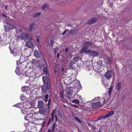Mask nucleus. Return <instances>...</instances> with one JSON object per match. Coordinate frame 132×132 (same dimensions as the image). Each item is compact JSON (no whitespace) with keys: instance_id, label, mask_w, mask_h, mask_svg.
I'll return each instance as SVG.
<instances>
[{"instance_id":"f257e3e1","label":"nucleus","mask_w":132,"mask_h":132,"mask_svg":"<svg viewBox=\"0 0 132 132\" xmlns=\"http://www.w3.org/2000/svg\"><path fill=\"white\" fill-rule=\"evenodd\" d=\"M93 102L94 103L92 104V106L94 108H98L101 105V102L99 97L94 98L93 100Z\"/></svg>"},{"instance_id":"f03ea898","label":"nucleus","mask_w":132,"mask_h":132,"mask_svg":"<svg viewBox=\"0 0 132 132\" xmlns=\"http://www.w3.org/2000/svg\"><path fill=\"white\" fill-rule=\"evenodd\" d=\"M72 88L71 87H67L66 89V93L67 94V96L69 99H70L72 97V95L73 91L72 89Z\"/></svg>"},{"instance_id":"7ed1b4c3","label":"nucleus","mask_w":132,"mask_h":132,"mask_svg":"<svg viewBox=\"0 0 132 132\" xmlns=\"http://www.w3.org/2000/svg\"><path fill=\"white\" fill-rule=\"evenodd\" d=\"M10 49V51H11V53H13L14 56H19V49L18 48H15V49H14L12 51L11 50V48L10 47H9Z\"/></svg>"},{"instance_id":"20e7f679","label":"nucleus","mask_w":132,"mask_h":132,"mask_svg":"<svg viewBox=\"0 0 132 132\" xmlns=\"http://www.w3.org/2000/svg\"><path fill=\"white\" fill-rule=\"evenodd\" d=\"M113 76L114 77L113 73L110 71H107L105 74V76L108 80L110 79ZM114 77L113 78V80H114Z\"/></svg>"},{"instance_id":"39448f33","label":"nucleus","mask_w":132,"mask_h":132,"mask_svg":"<svg viewBox=\"0 0 132 132\" xmlns=\"http://www.w3.org/2000/svg\"><path fill=\"white\" fill-rule=\"evenodd\" d=\"M29 81L30 85L33 86H35L36 85V81L35 80V78L33 76L29 77Z\"/></svg>"},{"instance_id":"423d86ee","label":"nucleus","mask_w":132,"mask_h":132,"mask_svg":"<svg viewBox=\"0 0 132 132\" xmlns=\"http://www.w3.org/2000/svg\"><path fill=\"white\" fill-rule=\"evenodd\" d=\"M50 88V83H47V84H44L42 87V89L43 93H45Z\"/></svg>"},{"instance_id":"0eeeda50","label":"nucleus","mask_w":132,"mask_h":132,"mask_svg":"<svg viewBox=\"0 0 132 132\" xmlns=\"http://www.w3.org/2000/svg\"><path fill=\"white\" fill-rule=\"evenodd\" d=\"M34 54L35 56L37 59H39L42 56V54L41 52L37 50L34 51Z\"/></svg>"},{"instance_id":"6e6552de","label":"nucleus","mask_w":132,"mask_h":132,"mask_svg":"<svg viewBox=\"0 0 132 132\" xmlns=\"http://www.w3.org/2000/svg\"><path fill=\"white\" fill-rule=\"evenodd\" d=\"M113 113L114 112L113 111H111L107 114L106 115H105L103 116L100 118V119H102V118L105 119L108 118L112 115Z\"/></svg>"},{"instance_id":"1a4fd4ad","label":"nucleus","mask_w":132,"mask_h":132,"mask_svg":"<svg viewBox=\"0 0 132 132\" xmlns=\"http://www.w3.org/2000/svg\"><path fill=\"white\" fill-rule=\"evenodd\" d=\"M26 45L29 48H31L33 46L34 44L31 41H28L26 42Z\"/></svg>"},{"instance_id":"9d476101","label":"nucleus","mask_w":132,"mask_h":132,"mask_svg":"<svg viewBox=\"0 0 132 132\" xmlns=\"http://www.w3.org/2000/svg\"><path fill=\"white\" fill-rule=\"evenodd\" d=\"M30 104H31L32 107H33L35 108H38V102L34 100L33 101H31V103Z\"/></svg>"},{"instance_id":"9b49d317","label":"nucleus","mask_w":132,"mask_h":132,"mask_svg":"<svg viewBox=\"0 0 132 132\" xmlns=\"http://www.w3.org/2000/svg\"><path fill=\"white\" fill-rule=\"evenodd\" d=\"M78 31V29H75L73 30H70L69 32V33L72 35H74L77 33Z\"/></svg>"},{"instance_id":"f8f14e48","label":"nucleus","mask_w":132,"mask_h":132,"mask_svg":"<svg viewBox=\"0 0 132 132\" xmlns=\"http://www.w3.org/2000/svg\"><path fill=\"white\" fill-rule=\"evenodd\" d=\"M35 23H33L30 24L29 26V31L30 32H31L33 30V27L35 26Z\"/></svg>"},{"instance_id":"ddd939ff","label":"nucleus","mask_w":132,"mask_h":132,"mask_svg":"<svg viewBox=\"0 0 132 132\" xmlns=\"http://www.w3.org/2000/svg\"><path fill=\"white\" fill-rule=\"evenodd\" d=\"M88 47V46H86L84 45V47L82 48L81 50L80 51V53L81 54L84 52L86 53V52L88 49L87 48Z\"/></svg>"},{"instance_id":"4468645a","label":"nucleus","mask_w":132,"mask_h":132,"mask_svg":"<svg viewBox=\"0 0 132 132\" xmlns=\"http://www.w3.org/2000/svg\"><path fill=\"white\" fill-rule=\"evenodd\" d=\"M31 114H29V113H28L27 114V115L26 116H25V120H27L28 121L31 120L32 119L31 118Z\"/></svg>"},{"instance_id":"2eb2a0df","label":"nucleus","mask_w":132,"mask_h":132,"mask_svg":"<svg viewBox=\"0 0 132 132\" xmlns=\"http://www.w3.org/2000/svg\"><path fill=\"white\" fill-rule=\"evenodd\" d=\"M28 34L23 33H21L20 35L21 38L22 39H25L27 38Z\"/></svg>"},{"instance_id":"dca6fc26","label":"nucleus","mask_w":132,"mask_h":132,"mask_svg":"<svg viewBox=\"0 0 132 132\" xmlns=\"http://www.w3.org/2000/svg\"><path fill=\"white\" fill-rule=\"evenodd\" d=\"M43 79L44 83V84H47V83H49L48 82V78L47 77H43Z\"/></svg>"},{"instance_id":"f3484780","label":"nucleus","mask_w":132,"mask_h":132,"mask_svg":"<svg viewBox=\"0 0 132 132\" xmlns=\"http://www.w3.org/2000/svg\"><path fill=\"white\" fill-rule=\"evenodd\" d=\"M94 50H90L88 49L87 51L86 52V53L87 55H93Z\"/></svg>"},{"instance_id":"a211bd4d","label":"nucleus","mask_w":132,"mask_h":132,"mask_svg":"<svg viewBox=\"0 0 132 132\" xmlns=\"http://www.w3.org/2000/svg\"><path fill=\"white\" fill-rule=\"evenodd\" d=\"M29 109H22L21 110V113L23 114H27L28 113L27 112V111H30Z\"/></svg>"},{"instance_id":"6ab92c4d","label":"nucleus","mask_w":132,"mask_h":132,"mask_svg":"<svg viewBox=\"0 0 132 132\" xmlns=\"http://www.w3.org/2000/svg\"><path fill=\"white\" fill-rule=\"evenodd\" d=\"M47 110V108H43L39 110V112L40 114H44L45 113Z\"/></svg>"},{"instance_id":"aec40b11","label":"nucleus","mask_w":132,"mask_h":132,"mask_svg":"<svg viewBox=\"0 0 132 132\" xmlns=\"http://www.w3.org/2000/svg\"><path fill=\"white\" fill-rule=\"evenodd\" d=\"M6 23L7 24V25L9 26L10 29H14L15 27V25L12 24L9 22H6Z\"/></svg>"},{"instance_id":"412c9836","label":"nucleus","mask_w":132,"mask_h":132,"mask_svg":"<svg viewBox=\"0 0 132 132\" xmlns=\"http://www.w3.org/2000/svg\"><path fill=\"white\" fill-rule=\"evenodd\" d=\"M121 82L118 83L117 85L116 89L118 91H120L122 89L121 87Z\"/></svg>"},{"instance_id":"4be33fe9","label":"nucleus","mask_w":132,"mask_h":132,"mask_svg":"<svg viewBox=\"0 0 132 132\" xmlns=\"http://www.w3.org/2000/svg\"><path fill=\"white\" fill-rule=\"evenodd\" d=\"M97 20L96 18H93L87 22V23L89 24L92 23L96 21Z\"/></svg>"},{"instance_id":"5701e85b","label":"nucleus","mask_w":132,"mask_h":132,"mask_svg":"<svg viewBox=\"0 0 132 132\" xmlns=\"http://www.w3.org/2000/svg\"><path fill=\"white\" fill-rule=\"evenodd\" d=\"M56 112V110L55 109L52 112V113H51V115H52V117H54L55 118V121H56L57 120V118L56 116V115L55 114V112Z\"/></svg>"},{"instance_id":"b1692460","label":"nucleus","mask_w":132,"mask_h":132,"mask_svg":"<svg viewBox=\"0 0 132 132\" xmlns=\"http://www.w3.org/2000/svg\"><path fill=\"white\" fill-rule=\"evenodd\" d=\"M15 106L19 108H22L23 107V105L22 104L19 103L14 105Z\"/></svg>"},{"instance_id":"393cba45","label":"nucleus","mask_w":132,"mask_h":132,"mask_svg":"<svg viewBox=\"0 0 132 132\" xmlns=\"http://www.w3.org/2000/svg\"><path fill=\"white\" fill-rule=\"evenodd\" d=\"M38 108H41L43 106V103L42 101H39L38 102Z\"/></svg>"},{"instance_id":"a878e982","label":"nucleus","mask_w":132,"mask_h":132,"mask_svg":"<svg viewBox=\"0 0 132 132\" xmlns=\"http://www.w3.org/2000/svg\"><path fill=\"white\" fill-rule=\"evenodd\" d=\"M28 88L27 86L22 87L21 88V90L23 92H24L27 90Z\"/></svg>"},{"instance_id":"bb28decb","label":"nucleus","mask_w":132,"mask_h":132,"mask_svg":"<svg viewBox=\"0 0 132 132\" xmlns=\"http://www.w3.org/2000/svg\"><path fill=\"white\" fill-rule=\"evenodd\" d=\"M81 99H80L79 101L78 100V99H75L74 100H71L70 101V102L72 101L73 102L75 103L76 104H78L80 103V101Z\"/></svg>"},{"instance_id":"cd10ccee","label":"nucleus","mask_w":132,"mask_h":132,"mask_svg":"<svg viewBox=\"0 0 132 132\" xmlns=\"http://www.w3.org/2000/svg\"><path fill=\"white\" fill-rule=\"evenodd\" d=\"M4 27L5 28V31H8L10 30V28L7 24L6 25H5L4 26Z\"/></svg>"},{"instance_id":"c85d7f7f","label":"nucleus","mask_w":132,"mask_h":132,"mask_svg":"<svg viewBox=\"0 0 132 132\" xmlns=\"http://www.w3.org/2000/svg\"><path fill=\"white\" fill-rule=\"evenodd\" d=\"M41 14V12L36 13L33 14V16L34 17H36L40 16Z\"/></svg>"},{"instance_id":"c756f323","label":"nucleus","mask_w":132,"mask_h":132,"mask_svg":"<svg viewBox=\"0 0 132 132\" xmlns=\"http://www.w3.org/2000/svg\"><path fill=\"white\" fill-rule=\"evenodd\" d=\"M109 93L108 94H106L105 95V96L104 97V100L105 102H106L108 101V99H109V97H108V96H109Z\"/></svg>"},{"instance_id":"7c9ffc66","label":"nucleus","mask_w":132,"mask_h":132,"mask_svg":"<svg viewBox=\"0 0 132 132\" xmlns=\"http://www.w3.org/2000/svg\"><path fill=\"white\" fill-rule=\"evenodd\" d=\"M92 45V43L89 42H87L85 43L84 45L86 46H90Z\"/></svg>"},{"instance_id":"2f4dec72","label":"nucleus","mask_w":132,"mask_h":132,"mask_svg":"<svg viewBox=\"0 0 132 132\" xmlns=\"http://www.w3.org/2000/svg\"><path fill=\"white\" fill-rule=\"evenodd\" d=\"M20 99L22 101H24L26 99V97L23 94H21L20 96Z\"/></svg>"},{"instance_id":"473e14b6","label":"nucleus","mask_w":132,"mask_h":132,"mask_svg":"<svg viewBox=\"0 0 132 132\" xmlns=\"http://www.w3.org/2000/svg\"><path fill=\"white\" fill-rule=\"evenodd\" d=\"M113 88V86H111V87L109 88V89L108 91V93H109V95L112 91V89Z\"/></svg>"},{"instance_id":"72a5a7b5","label":"nucleus","mask_w":132,"mask_h":132,"mask_svg":"<svg viewBox=\"0 0 132 132\" xmlns=\"http://www.w3.org/2000/svg\"><path fill=\"white\" fill-rule=\"evenodd\" d=\"M39 36H36L35 37V38L36 39L37 42H38L39 43V44L40 46V47H41V45L39 42Z\"/></svg>"},{"instance_id":"f704fd0d","label":"nucleus","mask_w":132,"mask_h":132,"mask_svg":"<svg viewBox=\"0 0 132 132\" xmlns=\"http://www.w3.org/2000/svg\"><path fill=\"white\" fill-rule=\"evenodd\" d=\"M43 71L46 74H47L48 73V71L47 67H44L43 69Z\"/></svg>"},{"instance_id":"c9c22d12","label":"nucleus","mask_w":132,"mask_h":132,"mask_svg":"<svg viewBox=\"0 0 132 132\" xmlns=\"http://www.w3.org/2000/svg\"><path fill=\"white\" fill-rule=\"evenodd\" d=\"M27 36V38L29 40V41L31 40H32V38L31 36L29 35V34H28Z\"/></svg>"},{"instance_id":"e433bc0d","label":"nucleus","mask_w":132,"mask_h":132,"mask_svg":"<svg viewBox=\"0 0 132 132\" xmlns=\"http://www.w3.org/2000/svg\"><path fill=\"white\" fill-rule=\"evenodd\" d=\"M31 103V102H29V101H27L26 102V104L27 105L28 107V108H30L32 107L31 104H29Z\"/></svg>"},{"instance_id":"4c0bfd02","label":"nucleus","mask_w":132,"mask_h":132,"mask_svg":"<svg viewBox=\"0 0 132 132\" xmlns=\"http://www.w3.org/2000/svg\"><path fill=\"white\" fill-rule=\"evenodd\" d=\"M15 72L16 73V74L18 75H20V73L19 72V70L18 67H16V70H15Z\"/></svg>"},{"instance_id":"58836bf2","label":"nucleus","mask_w":132,"mask_h":132,"mask_svg":"<svg viewBox=\"0 0 132 132\" xmlns=\"http://www.w3.org/2000/svg\"><path fill=\"white\" fill-rule=\"evenodd\" d=\"M49 97V95L48 94H46L45 96V101L46 102H47Z\"/></svg>"},{"instance_id":"ea45409f","label":"nucleus","mask_w":132,"mask_h":132,"mask_svg":"<svg viewBox=\"0 0 132 132\" xmlns=\"http://www.w3.org/2000/svg\"><path fill=\"white\" fill-rule=\"evenodd\" d=\"M58 114L59 116L60 117H62V111H58Z\"/></svg>"},{"instance_id":"a19ab883","label":"nucleus","mask_w":132,"mask_h":132,"mask_svg":"<svg viewBox=\"0 0 132 132\" xmlns=\"http://www.w3.org/2000/svg\"><path fill=\"white\" fill-rule=\"evenodd\" d=\"M51 101V99H49L48 101V103L47 104V107L49 109L50 108L49 105L50 104V102Z\"/></svg>"},{"instance_id":"79ce46f5","label":"nucleus","mask_w":132,"mask_h":132,"mask_svg":"<svg viewBox=\"0 0 132 132\" xmlns=\"http://www.w3.org/2000/svg\"><path fill=\"white\" fill-rule=\"evenodd\" d=\"M53 40L52 39H51L49 44V45L50 46H52V44L53 42Z\"/></svg>"},{"instance_id":"37998d69","label":"nucleus","mask_w":132,"mask_h":132,"mask_svg":"<svg viewBox=\"0 0 132 132\" xmlns=\"http://www.w3.org/2000/svg\"><path fill=\"white\" fill-rule=\"evenodd\" d=\"M48 6V5L47 4H45L44 5L42 6V9L44 10L45 9L46 7H47Z\"/></svg>"},{"instance_id":"c03bdc74","label":"nucleus","mask_w":132,"mask_h":132,"mask_svg":"<svg viewBox=\"0 0 132 132\" xmlns=\"http://www.w3.org/2000/svg\"><path fill=\"white\" fill-rule=\"evenodd\" d=\"M75 119L76 120L78 121L80 123L81 122V121L79 119V118L77 117H75Z\"/></svg>"},{"instance_id":"a18cd8bd","label":"nucleus","mask_w":132,"mask_h":132,"mask_svg":"<svg viewBox=\"0 0 132 132\" xmlns=\"http://www.w3.org/2000/svg\"><path fill=\"white\" fill-rule=\"evenodd\" d=\"M55 118L54 117H52L51 118H50L49 120V121L48 122V123H49V122L50 123V122H51L52 121H53L54 119Z\"/></svg>"},{"instance_id":"49530a36","label":"nucleus","mask_w":132,"mask_h":132,"mask_svg":"<svg viewBox=\"0 0 132 132\" xmlns=\"http://www.w3.org/2000/svg\"><path fill=\"white\" fill-rule=\"evenodd\" d=\"M93 55L97 56L98 54V52L94 51H93Z\"/></svg>"},{"instance_id":"de8ad7c7","label":"nucleus","mask_w":132,"mask_h":132,"mask_svg":"<svg viewBox=\"0 0 132 132\" xmlns=\"http://www.w3.org/2000/svg\"><path fill=\"white\" fill-rule=\"evenodd\" d=\"M79 57H75L74 58L73 60L75 61H78L79 59Z\"/></svg>"},{"instance_id":"09e8293b","label":"nucleus","mask_w":132,"mask_h":132,"mask_svg":"<svg viewBox=\"0 0 132 132\" xmlns=\"http://www.w3.org/2000/svg\"><path fill=\"white\" fill-rule=\"evenodd\" d=\"M33 92H31L30 94V97H32L33 96Z\"/></svg>"},{"instance_id":"8fccbe9b","label":"nucleus","mask_w":132,"mask_h":132,"mask_svg":"<svg viewBox=\"0 0 132 132\" xmlns=\"http://www.w3.org/2000/svg\"><path fill=\"white\" fill-rule=\"evenodd\" d=\"M55 125H56V124L55 123H54V124H53V129H52L53 130H54H54H55Z\"/></svg>"},{"instance_id":"3c124183","label":"nucleus","mask_w":132,"mask_h":132,"mask_svg":"<svg viewBox=\"0 0 132 132\" xmlns=\"http://www.w3.org/2000/svg\"><path fill=\"white\" fill-rule=\"evenodd\" d=\"M68 29H66L65 31H64L62 33V35H64L65 33H66V32L68 31Z\"/></svg>"},{"instance_id":"603ef678","label":"nucleus","mask_w":132,"mask_h":132,"mask_svg":"<svg viewBox=\"0 0 132 132\" xmlns=\"http://www.w3.org/2000/svg\"><path fill=\"white\" fill-rule=\"evenodd\" d=\"M67 2L68 3H71L72 1V0H67Z\"/></svg>"},{"instance_id":"864d4df0","label":"nucleus","mask_w":132,"mask_h":132,"mask_svg":"<svg viewBox=\"0 0 132 132\" xmlns=\"http://www.w3.org/2000/svg\"><path fill=\"white\" fill-rule=\"evenodd\" d=\"M58 48H55V49L54 50V52L55 53H56L57 51L58 50Z\"/></svg>"},{"instance_id":"5fc2aeb1","label":"nucleus","mask_w":132,"mask_h":132,"mask_svg":"<svg viewBox=\"0 0 132 132\" xmlns=\"http://www.w3.org/2000/svg\"><path fill=\"white\" fill-rule=\"evenodd\" d=\"M73 64V62H70V64H69V66H70L72 67V65Z\"/></svg>"},{"instance_id":"6e6d98bb","label":"nucleus","mask_w":132,"mask_h":132,"mask_svg":"<svg viewBox=\"0 0 132 132\" xmlns=\"http://www.w3.org/2000/svg\"><path fill=\"white\" fill-rule=\"evenodd\" d=\"M54 131V130H52V131H51L50 129H48L47 132H53Z\"/></svg>"},{"instance_id":"4d7b16f0","label":"nucleus","mask_w":132,"mask_h":132,"mask_svg":"<svg viewBox=\"0 0 132 132\" xmlns=\"http://www.w3.org/2000/svg\"><path fill=\"white\" fill-rule=\"evenodd\" d=\"M72 56V54H70L69 56L68 57L70 58H71Z\"/></svg>"},{"instance_id":"13d9d810","label":"nucleus","mask_w":132,"mask_h":132,"mask_svg":"<svg viewBox=\"0 0 132 132\" xmlns=\"http://www.w3.org/2000/svg\"><path fill=\"white\" fill-rule=\"evenodd\" d=\"M108 61L110 62V63H111V60L110 59H108Z\"/></svg>"},{"instance_id":"bf43d9fd","label":"nucleus","mask_w":132,"mask_h":132,"mask_svg":"<svg viewBox=\"0 0 132 132\" xmlns=\"http://www.w3.org/2000/svg\"><path fill=\"white\" fill-rule=\"evenodd\" d=\"M73 106H74L75 107L77 108H78V106H77V105H72Z\"/></svg>"},{"instance_id":"052dcab7","label":"nucleus","mask_w":132,"mask_h":132,"mask_svg":"<svg viewBox=\"0 0 132 132\" xmlns=\"http://www.w3.org/2000/svg\"><path fill=\"white\" fill-rule=\"evenodd\" d=\"M92 128L93 129H95V126H93L92 127Z\"/></svg>"},{"instance_id":"680f3d73","label":"nucleus","mask_w":132,"mask_h":132,"mask_svg":"<svg viewBox=\"0 0 132 132\" xmlns=\"http://www.w3.org/2000/svg\"><path fill=\"white\" fill-rule=\"evenodd\" d=\"M68 50V48H66L65 49V52H67Z\"/></svg>"},{"instance_id":"e2e57ef3","label":"nucleus","mask_w":132,"mask_h":132,"mask_svg":"<svg viewBox=\"0 0 132 132\" xmlns=\"http://www.w3.org/2000/svg\"><path fill=\"white\" fill-rule=\"evenodd\" d=\"M62 71H64V69L63 67H62Z\"/></svg>"},{"instance_id":"0e129e2a","label":"nucleus","mask_w":132,"mask_h":132,"mask_svg":"<svg viewBox=\"0 0 132 132\" xmlns=\"http://www.w3.org/2000/svg\"><path fill=\"white\" fill-rule=\"evenodd\" d=\"M60 56V55L59 53H58L57 55V57L58 58Z\"/></svg>"},{"instance_id":"69168bd1","label":"nucleus","mask_w":132,"mask_h":132,"mask_svg":"<svg viewBox=\"0 0 132 132\" xmlns=\"http://www.w3.org/2000/svg\"><path fill=\"white\" fill-rule=\"evenodd\" d=\"M108 85L107 84H106L105 85H104V87H106Z\"/></svg>"},{"instance_id":"338daca9","label":"nucleus","mask_w":132,"mask_h":132,"mask_svg":"<svg viewBox=\"0 0 132 132\" xmlns=\"http://www.w3.org/2000/svg\"><path fill=\"white\" fill-rule=\"evenodd\" d=\"M19 31H20V32H22V30L21 29H19Z\"/></svg>"},{"instance_id":"774afa93","label":"nucleus","mask_w":132,"mask_h":132,"mask_svg":"<svg viewBox=\"0 0 132 132\" xmlns=\"http://www.w3.org/2000/svg\"><path fill=\"white\" fill-rule=\"evenodd\" d=\"M7 5L6 6V7H5V9H7Z\"/></svg>"}]
</instances>
